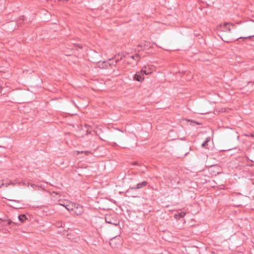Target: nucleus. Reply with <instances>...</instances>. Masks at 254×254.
I'll return each mask as SVG.
<instances>
[{
	"mask_svg": "<svg viewBox=\"0 0 254 254\" xmlns=\"http://www.w3.org/2000/svg\"><path fill=\"white\" fill-rule=\"evenodd\" d=\"M105 219L106 223L114 226H118L120 224V221L117 219V215L115 214H106Z\"/></svg>",
	"mask_w": 254,
	"mask_h": 254,
	"instance_id": "obj_1",
	"label": "nucleus"
},
{
	"mask_svg": "<svg viewBox=\"0 0 254 254\" xmlns=\"http://www.w3.org/2000/svg\"><path fill=\"white\" fill-rule=\"evenodd\" d=\"M148 184L147 182L143 181L140 183H138L136 186L130 187L127 190V193H130L132 191L136 190H137L140 189L143 187H146Z\"/></svg>",
	"mask_w": 254,
	"mask_h": 254,
	"instance_id": "obj_2",
	"label": "nucleus"
},
{
	"mask_svg": "<svg viewBox=\"0 0 254 254\" xmlns=\"http://www.w3.org/2000/svg\"><path fill=\"white\" fill-rule=\"evenodd\" d=\"M122 59V57L119 58H117V56H115L114 58L108 60V62H109V65L111 67L116 66V64Z\"/></svg>",
	"mask_w": 254,
	"mask_h": 254,
	"instance_id": "obj_3",
	"label": "nucleus"
},
{
	"mask_svg": "<svg viewBox=\"0 0 254 254\" xmlns=\"http://www.w3.org/2000/svg\"><path fill=\"white\" fill-rule=\"evenodd\" d=\"M144 79V76H143V73L140 71L137 72L133 76V80L139 82H142Z\"/></svg>",
	"mask_w": 254,
	"mask_h": 254,
	"instance_id": "obj_4",
	"label": "nucleus"
},
{
	"mask_svg": "<svg viewBox=\"0 0 254 254\" xmlns=\"http://www.w3.org/2000/svg\"><path fill=\"white\" fill-rule=\"evenodd\" d=\"M220 29L221 31L226 32H230L231 31L228 23H225L223 25H220Z\"/></svg>",
	"mask_w": 254,
	"mask_h": 254,
	"instance_id": "obj_5",
	"label": "nucleus"
},
{
	"mask_svg": "<svg viewBox=\"0 0 254 254\" xmlns=\"http://www.w3.org/2000/svg\"><path fill=\"white\" fill-rule=\"evenodd\" d=\"M94 62H97L98 63V64H99L98 66L100 68H108L109 67H110L109 65V62H108V60H107L106 61H104L102 62H101L100 61H95Z\"/></svg>",
	"mask_w": 254,
	"mask_h": 254,
	"instance_id": "obj_6",
	"label": "nucleus"
},
{
	"mask_svg": "<svg viewBox=\"0 0 254 254\" xmlns=\"http://www.w3.org/2000/svg\"><path fill=\"white\" fill-rule=\"evenodd\" d=\"M249 159L250 160H254V149H251L249 151Z\"/></svg>",
	"mask_w": 254,
	"mask_h": 254,
	"instance_id": "obj_7",
	"label": "nucleus"
},
{
	"mask_svg": "<svg viewBox=\"0 0 254 254\" xmlns=\"http://www.w3.org/2000/svg\"><path fill=\"white\" fill-rule=\"evenodd\" d=\"M215 168H218V167L216 166H212L210 167V168H209V171L211 173V174L213 175H216L217 174L219 173V172L218 171H214V169Z\"/></svg>",
	"mask_w": 254,
	"mask_h": 254,
	"instance_id": "obj_8",
	"label": "nucleus"
},
{
	"mask_svg": "<svg viewBox=\"0 0 254 254\" xmlns=\"http://www.w3.org/2000/svg\"><path fill=\"white\" fill-rule=\"evenodd\" d=\"M130 58L134 60V61H135L136 62H138L140 59V56L139 54H136L135 55H132L130 56Z\"/></svg>",
	"mask_w": 254,
	"mask_h": 254,
	"instance_id": "obj_9",
	"label": "nucleus"
},
{
	"mask_svg": "<svg viewBox=\"0 0 254 254\" xmlns=\"http://www.w3.org/2000/svg\"><path fill=\"white\" fill-rule=\"evenodd\" d=\"M18 219L21 222H23L26 219V216L24 214L20 215L18 216Z\"/></svg>",
	"mask_w": 254,
	"mask_h": 254,
	"instance_id": "obj_10",
	"label": "nucleus"
},
{
	"mask_svg": "<svg viewBox=\"0 0 254 254\" xmlns=\"http://www.w3.org/2000/svg\"><path fill=\"white\" fill-rule=\"evenodd\" d=\"M141 72H142V73H143V76H144V74H146V75H148L150 73H151V71H148L145 69H142L141 70H140Z\"/></svg>",
	"mask_w": 254,
	"mask_h": 254,
	"instance_id": "obj_11",
	"label": "nucleus"
},
{
	"mask_svg": "<svg viewBox=\"0 0 254 254\" xmlns=\"http://www.w3.org/2000/svg\"><path fill=\"white\" fill-rule=\"evenodd\" d=\"M209 139L207 138L206 140L203 143H202V147L206 148L207 146V143L208 141H209Z\"/></svg>",
	"mask_w": 254,
	"mask_h": 254,
	"instance_id": "obj_12",
	"label": "nucleus"
},
{
	"mask_svg": "<svg viewBox=\"0 0 254 254\" xmlns=\"http://www.w3.org/2000/svg\"><path fill=\"white\" fill-rule=\"evenodd\" d=\"M252 37H254V36H248V37H239V38H237L236 40H238L240 39H248V38H249V39H251Z\"/></svg>",
	"mask_w": 254,
	"mask_h": 254,
	"instance_id": "obj_13",
	"label": "nucleus"
},
{
	"mask_svg": "<svg viewBox=\"0 0 254 254\" xmlns=\"http://www.w3.org/2000/svg\"><path fill=\"white\" fill-rule=\"evenodd\" d=\"M133 191H131V192L130 193H128L129 194H130V196L133 197H137V195H138V193H132Z\"/></svg>",
	"mask_w": 254,
	"mask_h": 254,
	"instance_id": "obj_14",
	"label": "nucleus"
},
{
	"mask_svg": "<svg viewBox=\"0 0 254 254\" xmlns=\"http://www.w3.org/2000/svg\"><path fill=\"white\" fill-rule=\"evenodd\" d=\"M72 54H73L72 49H71L70 50V51L68 52H67V53H65V54L66 56H70V55H72Z\"/></svg>",
	"mask_w": 254,
	"mask_h": 254,
	"instance_id": "obj_15",
	"label": "nucleus"
},
{
	"mask_svg": "<svg viewBox=\"0 0 254 254\" xmlns=\"http://www.w3.org/2000/svg\"><path fill=\"white\" fill-rule=\"evenodd\" d=\"M185 214H186L184 212L179 213V215L180 217H183L185 215Z\"/></svg>",
	"mask_w": 254,
	"mask_h": 254,
	"instance_id": "obj_16",
	"label": "nucleus"
},
{
	"mask_svg": "<svg viewBox=\"0 0 254 254\" xmlns=\"http://www.w3.org/2000/svg\"><path fill=\"white\" fill-rule=\"evenodd\" d=\"M137 46H138V47H140L141 48L144 49L145 47V44H144V45L139 44V45H138Z\"/></svg>",
	"mask_w": 254,
	"mask_h": 254,
	"instance_id": "obj_17",
	"label": "nucleus"
},
{
	"mask_svg": "<svg viewBox=\"0 0 254 254\" xmlns=\"http://www.w3.org/2000/svg\"><path fill=\"white\" fill-rule=\"evenodd\" d=\"M12 223V222L11 220H8L7 222V225H10Z\"/></svg>",
	"mask_w": 254,
	"mask_h": 254,
	"instance_id": "obj_18",
	"label": "nucleus"
},
{
	"mask_svg": "<svg viewBox=\"0 0 254 254\" xmlns=\"http://www.w3.org/2000/svg\"><path fill=\"white\" fill-rule=\"evenodd\" d=\"M10 185V184L9 183H5L4 184V185L6 187H7L8 186H9Z\"/></svg>",
	"mask_w": 254,
	"mask_h": 254,
	"instance_id": "obj_19",
	"label": "nucleus"
},
{
	"mask_svg": "<svg viewBox=\"0 0 254 254\" xmlns=\"http://www.w3.org/2000/svg\"><path fill=\"white\" fill-rule=\"evenodd\" d=\"M10 184V185H13L14 186L15 185V184L12 182H10V183H9Z\"/></svg>",
	"mask_w": 254,
	"mask_h": 254,
	"instance_id": "obj_20",
	"label": "nucleus"
},
{
	"mask_svg": "<svg viewBox=\"0 0 254 254\" xmlns=\"http://www.w3.org/2000/svg\"><path fill=\"white\" fill-rule=\"evenodd\" d=\"M250 135L251 136H252V137H254V135L253 134H252V133H250ZM248 136H249V135H248Z\"/></svg>",
	"mask_w": 254,
	"mask_h": 254,
	"instance_id": "obj_21",
	"label": "nucleus"
},
{
	"mask_svg": "<svg viewBox=\"0 0 254 254\" xmlns=\"http://www.w3.org/2000/svg\"><path fill=\"white\" fill-rule=\"evenodd\" d=\"M1 92V86L0 85V93Z\"/></svg>",
	"mask_w": 254,
	"mask_h": 254,
	"instance_id": "obj_22",
	"label": "nucleus"
},
{
	"mask_svg": "<svg viewBox=\"0 0 254 254\" xmlns=\"http://www.w3.org/2000/svg\"><path fill=\"white\" fill-rule=\"evenodd\" d=\"M231 26H232V27H234V26H235V25H234V24H231Z\"/></svg>",
	"mask_w": 254,
	"mask_h": 254,
	"instance_id": "obj_23",
	"label": "nucleus"
},
{
	"mask_svg": "<svg viewBox=\"0 0 254 254\" xmlns=\"http://www.w3.org/2000/svg\"><path fill=\"white\" fill-rule=\"evenodd\" d=\"M9 200H10V201H14V200H12V199H9Z\"/></svg>",
	"mask_w": 254,
	"mask_h": 254,
	"instance_id": "obj_24",
	"label": "nucleus"
},
{
	"mask_svg": "<svg viewBox=\"0 0 254 254\" xmlns=\"http://www.w3.org/2000/svg\"><path fill=\"white\" fill-rule=\"evenodd\" d=\"M65 207L66 208V209H67V210H69V208H67V207Z\"/></svg>",
	"mask_w": 254,
	"mask_h": 254,
	"instance_id": "obj_25",
	"label": "nucleus"
},
{
	"mask_svg": "<svg viewBox=\"0 0 254 254\" xmlns=\"http://www.w3.org/2000/svg\"><path fill=\"white\" fill-rule=\"evenodd\" d=\"M60 204L61 205H63V204ZM63 206H64V205H63Z\"/></svg>",
	"mask_w": 254,
	"mask_h": 254,
	"instance_id": "obj_26",
	"label": "nucleus"
}]
</instances>
